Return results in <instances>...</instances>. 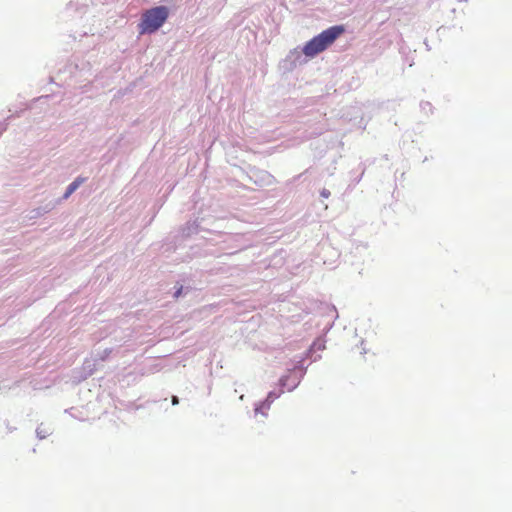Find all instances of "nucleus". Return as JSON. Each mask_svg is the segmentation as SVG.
<instances>
[{
  "mask_svg": "<svg viewBox=\"0 0 512 512\" xmlns=\"http://www.w3.org/2000/svg\"><path fill=\"white\" fill-rule=\"evenodd\" d=\"M87 177L77 176L65 189L63 195L54 200L57 202V205L60 204L63 200H67L84 182L87 181Z\"/></svg>",
  "mask_w": 512,
  "mask_h": 512,
  "instance_id": "5",
  "label": "nucleus"
},
{
  "mask_svg": "<svg viewBox=\"0 0 512 512\" xmlns=\"http://www.w3.org/2000/svg\"><path fill=\"white\" fill-rule=\"evenodd\" d=\"M345 31L346 30L344 25H334L328 27L316 37L306 42L302 48L303 54H305L307 57H315L316 55L322 53V51L326 50L328 47L332 46L336 39L341 37Z\"/></svg>",
  "mask_w": 512,
  "mask_h": 512,
  "instance_id": "1",
  "label": "nucleus"
},
{
  "mask_svg": "<svg viewBox=\"0 0 512 512\" xmlns=\"http://www.w3.org/2000/svg\"><path fill=\"white\" fill-rule=\"evenodd\" d=\"M95 370H96V360L95 359H93V360L86 359L83 362L82 367L79 370L74 371L73 379L78 383L81 381H84L88 377H90L94 373Z\"/></svg>",
  "mask_w": 512,
  "mask_h": 512,
  "instance_id": "4",
  "label": "nucleus"
},
{
  "mask_svg": "<svg viewBox=\"0 0 512 512\" xmlns=\"http://www.w3.org/2000/svg\"><path fill=\"white\" fill-rule=\"evenodd\" d=\"M163 2L170 4V3H172V0H163Z\"/></svg>",
  "mask_w": 512,
  "mask_h": 512,
  "instance_id": "18",
  "label": "nucleus"
},
{
  "mask_svg": "<svg viewBox=\"0 0 512 512\" xmlns=\"http://www.w3.org/2000/svg\"><path fill=\"white\" fill-rule=\"evenodd\" d=\"M282 392V390L279 392H269L267 398L254 409L255 414L261 413L263 416H267L271 403H273L275 399H278Z\"/></svg>",
  "mask_w": 512,
  "mask_h": 512,
  "instance_id": "6",
  "label": "nucleus"
},
{
  "mask_svg": "<svg viewBox=\"0 0 512 512\" xmlns=\"http://www.w3.org/2000/svg\"><path fill=\"white\" fill-rule=\"evenodd\" d=\"M87 10H88V5L85 3H79L78 1L77 2L70 1L66 5V11L68 13H70L71 16H74V17L81 18L84 14H86Z\"/></svg>",
  "mask_w": 512,
  "mask_h": 512,
  "instance_id": "7",
  "label": "nucleus"
},
{
  "mask_svg": "<svg viewBox=\"0 0 512 512\" xmlns=\"http://www.w3.org/2000/svg\"><path fill=\"white\" fill-rule=\"evenodd\" d=\"M4 425L6 426L8 433H12L16 430V427L11 426L9 420H7V419L4 420Z\"/></svg>",
  "mask_w": 512,
  "mask_h": 512,
  "instance_id": "13",
  "label": "nucleus"
},
{
  "mask_svg": "<svg viewBox=\"0 0 512 512\" xmlns=\"http://www.w3.org/2000/svg\"><path fill=\"white\" fill-rule=\"evenodd\" d=\"M158 365H154L153 368L150 369V372L158 371Z\"/></svg>",
  "mask_w": 512,
  "mask_h": 512,
  "instance_id": "15",
  "label": "nucleus"
},
{
  "mask_svg": "<svg viewBox=\"0 0 512 512\" xmlns=\"http://www.w3.org/2000/svg\"><path fill=\"white\" fill-rule=\"evenodd\" d=\"M170 9L166 5H158L146 10L138 23L140 35H151L156 33L167 21Z\"/></svg>",
  "mask_w": 512,
  "mask_h": 512,
  "instance_id": "2",
  "label": "nucleus"
},
{
  "mask_svg": "<svg viewBox=\"0 0 512 512\" xmlns=\"http://www.w3.org/2000/svg\"><path fill=\"white\" fill-rule=\"evenodd\" d=\"M50 434L51 430L49 428L44 427L43 424H40L36 428V437L40 440L47 438Z\"/></svg>",
  "mask_w": 512,
  "mask_h": 512,
  "instance_id": "9",
  "label": "nucleus"
},
{
  "mask_svg": "<svg viewBox=\"0 0 512 512\" xmlns=\"http://www.w3.org/2000/svg\"><path fill=\"white\" fill-rule=\"evenodd\" d=\"M322 195H323V196H325V197H327V196L329 195V192H325V191H323V192H322Z\"/></svg>",
  "mask_w": 512,
  "mask_h": 512,
  "instance_id": "17",
  "label": "nucleus"
},
{
  "mask_svg": "<svg viewBox=\"0 0 512 512\" xmlns=\"http://www.w3.org/2000/svg\"><path fill=\"white\" fill-rule=\"evenodd\" d=\"M57 206V202L49 201L44 205L28 210L23 215V221H34L51 212Z\"/></svg>",
  "mask_w": 512,
  "mask_h": 512,
  "instance_id": "3",
  "label": "nucleus"
},
{
  "mask_svg": "<svg viewBox=\"0 0 512 512\" xmlns=\"http://www.w3.org/2000/svg\"><path fill=\"white\" fill-rule=\"evenodd\" d=\"M190 287H184L183 285H178V283L174 286L173 297L179 298L183 294H187L189 292Z\"/></svg>",
  "mask_w": 512,
  "mask_h": 512,
  "instance_id": "11",
  "label": "nucleus"
},
{
  "mask_svg": "<svg viewBox=\"0 0 512 512\" xmlns=\"http://www.w3.org/2000/svg\"><path fill=\"white\" fill-rule=\"evenodd\" d=\"M112 352L113 348H105L104 350L97 352V354L95 355V360L104 362L110 357Z\"/></svg>",
  "mask_w": 512,
  "mask_h": 512,
  "instance_id": "10",
  "label": "nucleus"
},
{
  "mask_svg": "<svg viewBox=\"0 0 512 512\" xmlns=\"http://www.w3.org/2000/svg\"><path fill=\"white\" fill-rule=\"evenodd\" d=\"M2 135V131H0V136Z\"/></svg>",
  "mask_w": 512,
  "mask_h": 512,
  "instance_id": "19",
  "label": "nucleus"
},
{
  "mask_svg": "<svg viewBox=\"0 0 512 512\" xmlns=\"http://www.w3.org/2000/svg\"><path fill=\"white\" fill-rule=\"evenodd\" d=\"M192 235V222L191 220H187L185 223V227L181 229V231L175 236V246L174 249H178L181 246L182 242L186 241Z\"/></svg>",
  "mask_w": 512,
  "mask_h": 512,
  "instance_id": "8",
  "label": "nucleus"
},
{
  "mask_svg": "<svg viewBox=\"0 0 512 512\" xmlns=\"http://www.w3.org/2000/svg\"><path fill=\"white\" fill-rule=\"evenodd\" d=\"M179 402H180V399H179V397H178V396H176V395H172V396H171V404H172L173 406L178 405V404H179Z\"/></svg>",
  "mask_w": 512,
  "mask_h": 512,
  "instance_id": "14",
  "label": "nucleus"
},
{
  "mask_svg": "<svg viewBox=\"0 0 512 512\" xmlns=\"http://www.w3.org/2000/svg\"><path fill=\"white\" fill-rule=\"evenodd\" d=\"M280 385H282V386L285 385L284 378H280Z\"/></svg>",
  "mask_w": 512,
  "mask_h": 512,
  "instance_id": "16",
  "label": "nucleus"
},
{
  "mask_svg": "<svg viewBox=\"0 0 512 512\" xmlns=\"http://www.w3.org/2000/svg\"><path fill=\"white\" fill-rule=\"evenodd\" d=\"M13 115L8 116L3 123L0 124V131L2 133L7 130L8 128V121L12 119Z\"/></svg>",
  "mask_w": 512,
  "mask_h": 512,
  "instance_id": "12",
  "label": "nucleus"
}]
</instances>
